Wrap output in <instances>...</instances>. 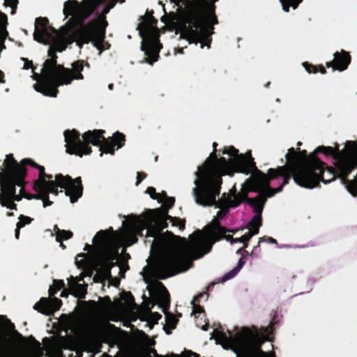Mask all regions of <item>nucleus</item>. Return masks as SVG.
I'll return each mask as SVG.
<instances>
[{"instance_id":"nucleus-1","label":"nucleus","mask_w":357,"mask_h":357,"mask_svg":"<svg viewBox=\"0 0 357 357\" xmlns=\"http://www.w3.org/2000/svg\"><path fill=\"white\" fill-rule=\"evenodd\" d=\"M227 213V209L218 211L211 224L206 226L202 231H195L190 235L188 242L181 238L178 239V248L166 257L163 264L165 268L171 271L170 275L186 271L192 260L198 259L210 251L212 244L225 234L218 219L222 218Z\"/></svg>"},{"instance_id":"nucleus-2","label":"nucleus","mask_w":357,"mask_h":357,"mask_svg":"<svg viewBox=\"0 0 357 357\" xmlns=\"http://www.w3.org/2000/svg\"><path fill=\"white\" fill-rule=\"evenodd\" d=\"M82 69V64L79 62L74 63L72 70L65 68L61 65H56L55 58L52 56L45 61L42 77L34 88L45 96L56 97L55 88L68 84L73 79H82L83 77L80 72Z\"/></svg>"},{"instance_id":"nucleus-3","label":"nucleus","mask_w":357,"mask_h":357,"mask_svg":"<svg viewBox=\"0 0 357 357\" xmlns=\"http://www.w3.org/2000/svg\"><path fill=\"white\" fill-rule=\"evenodd\" d=\"M195 188L192 190L195 202L203 206H212L215 203L216 195L219 193L221 184L220 174L207 163L198 170Z\"/></svg>"},{"instance_id":"nucleus-4","label":"nucleus","mask_w":357,"mask_h":357,"mask_svg":"<svg viewBox=\"0 0 357 357\" xmlns=\"http://www.w3.org/2000/svg\"><path fill=\"white\" fill-rule=\"evenodd\" d=\"M40 175L38 179L36 181L35 187L40 192H53L56 194L55 188L56 186L65 189L66 195L68 196L72 203L75 202L81 197L82 188L79 178L74 180L70 179L68 176H63L57 175L52 180V177L45 173L43 167L39 166Z\"/></svg>"},{"instance_id":"nucleus-5","label":"nucleus","mask_w":357,"mask_h":357,"mask_svg":"<svg viewBox=\"0 0 357 357\" xmlns=\"http://www.w3.org/2000/svg\"><path fill=\"white\" fill-rule=\"evenodd\" d=\"M5 169L0 172L1 190L0 203L1 206L15 209V201L20 197L15 195L14 184L20 185V169L12 155H7L5 160Z\"/></svg>"},{"instance_id":"nucleus-6","label":"nucleus","mask_w":357,"mask_h":357,"mask_svg":"<svg viewBox=\"0 0 357 357\" xmlns=\"http://www.w3.org/2000/svg\"><path fill=\"white\" fill-rule=\"evenodd\" d=\"M217 0H193L194 8L190 24L199 30L202 37L211 33L212 26L217 23L213 15V3Z\"/></svg>"},{"instance_id":"nucleus-7","label":"nucleus","mask_w":357,"mask_h":357,"mask_svg":"<svg viewBox=\"0 0 357 357\" xmlns=\"http://www.w3.org/2000/svg\"><path fill=\"white\" fill-rule=\"evenodd\" d=\"M137 29L142 38L141 50L145 52L149 63H151L157 60L158 52L161 45L158 43V32L151 13H145Z\"/></svg>"},{"instance_id":"nucleus-8","label":"nucleus","mask_w":357,"mask_h":357,"mask_svg":"<svg viewBox=\"0 0 357 357\" xmlns=\"http://www.w3.org/2000/svg\"><path fill=\"white\" fill-rule=\"evenodd\" d=\"M47 20L45 19L38 20L35 24L34 38L38 42L44 44L52 43L50 47L49 54L54 56V50L62 52L66 49L68 44L72 40H68L66 36V28H62L59 31H53L46 26Z\"/></svg>"},{"instance_id":"nucleus-9","label":"nucleus","mask_w":357,"mask_h":357,"mask_svg":"<svg viewBox=\"0 0 357 357\" xmlns=\"http://www.w3.org/2000/svg\"><path fill=\"white\" fill-rule=\"evenodd\" d=\"M107 25L105 18L100 17L88 26L77 30L75 34L74 40L79 47L91 41L94 47L100 50L105 37V29Z\"/></svg>"},{"instance_id":"nucleus-10","label":"nucleus","mask_w":357,"mask_h":357,"mask_svg":"<svg viewBox=\"0 0 357 357\" xmlns=\"http://www.w3.org/2000/svg\"><path fill=\"white\" fill-rule=\"evenodd\" d=\"M93 1L94 0H84L81 6L73 1H66L64 3L63 13L66 17L72 16L75 20H82L91 14L100 2V1Z\"/></svg>"},{"instance_id":"nucleus-11","label":"nucleus","mask_w":357,"mask_h":357,"mask_svg":"<svg viewBox=\"0 0 357 357\" xmlns=\"http://www.w3.org/2000/svg\"><path fill=\"white\" fill-rule=\"evenodd\" d=\"M250 330L243 328L236 337L219 336V341L222 347L225 349H231L234 353L238 354L241 348L247 342V338L250 335Z\"/></svg>"},{"instance_id":"nucleus-12","label":"nucleus","mask_w":357,"mask_h":357,"mask_svg":"<svg viewBox=\"0 0 357 357\" xmlns=\"http://www.w3.org/2000/svg\"><path fill=\"white\" fill-rule=\"evenodd\" d=\"M77 135L75 130L65 132L66 151L70 154H75L80 157L89 154L90 153L89 146L82 143H77Z\"/></svg>"},{"instance_id":"nucleus-13","label":"nucleus","mask_w":357,"mask_h":357,"mask_svg":"<svg viewBox=\"0 0 357 357\" xmlns=\"http://www.w3.org/2000/svg\"><path fill=\"white\" fill-rule=\"evenodd\" d=\"M312 168H302L294 174V179L299 185L305 188H313L318 182L317 177L312 173Z\"/></svg>"},{"instance_id":"nucleus-14","label":"nucleus","mask_w":357,"mask_h":357,"mask_svg":"<svg viewBox=\"0 0 357 357\" xmlns=\"http://www.w3.org/2000/svg\"><path fill=\"white\" fill-rule=\"evenodd\" d=\"M165 219L169 220L172 226L176 227L181 230L184 228V222L178 218L166 216L165 213L160 214L159 211H152L151 222H153L157 229L160 230L167 227Z\"/></svg>"},{"instance_id":"nucleus-15","label":"nucleus","mask_w":357,"mask_h":357,"mask_svg":"<svg viewBox=\"0 0 357 357\" xmlns=\"http://www.w3.org/2000/svg\"><path fill=\"white\" fill-rule=\"evenodd\" d=\"M61 306V301L58 299H53L49 301L46 298H42L37 303L34 308L42 314L51 315L54 312L58 310Z\"/></svg>"},{"instance_id":"nucleus-16","label":"nucleus","mask_w":357,"mask_h":357,"mask_svg":"<svg viewBox=\"0 0 357 357\" xmlns=\"http://www.w3.org/2000/svg\"><path fill=\"white\" fill-rule=\"evenodd\" d=\"M250 158V153H247L245 155H236L230 161V163L235 171L248 174V169L252 167V162Z\"/></svg>"},{"instance_id":"nucleus-17","label":"nucleus","mask_w":357,"mask_h":357,"mask_svg":"<svg viewBox=\"0 0 357 357\" xmlns=\"http://www.w3.org/2000/svg\"><path fill=\"white\" fill-rule=\"evenodd\" d=\"M124 141V136L121 133H116L112 138L111 139V142H109L108 141H106L103 145L102 146L100 151L101 153L100 155H102V152L105 153H112L114 148L116 147V149H119L122 146V144L121 142H123Z\"/></svg>"},{"instance_id":"nucleus-18","label":"nucleus","mask_w":357,"mask_h":357,"mask_svg":"<svg viewBox=\"0 0 357 357\" xmlns=\"http://www.w3.org/2000/svg\"><path fill=\"white\" fill-rule=\"evenodd\" d=\"M93 241L94 243L102 245H111L116 243L118 236L116 234H112L107 231H100L97 233Z\"/></svg>"},{"instance_id":"nucleus-19","label":"nucleus","mask_w":357,"mask_h":357,"mask_svg":"<svg viewBox=\"0 0 357 357\" xmlns=\"http://www.w3.org/2000/svg\"><path fill=\"white\" fill-rule=\"evenodd\" d=\"M313 169L319 171L320 178L324 183H327L335 179V175L331 169H325L323 164L319 161H315L312 165Z\"/></svg>"},{"instance_id":"nucleus-20","label":"nucleus","mask_w":357,"mask_h":357,"mask_svg":"<svg viewBox=\"0 0 357 357\" xmlns=\"http://www.w3.org/2000/svg\"><path fill=\"white\" fill-rule=\"evenodd\" d=\"M82 278L83 276L80 275L79 277H76L75 278H72L68 280L69 289L71 291L72 294L75 297L84 298L85 295V287L81 284L76 285V283L82 280Z\"/></svg>"},{"instance_id":"nucleus-21","label":"nucleus","mask_w":357,"mask_h":357,"mask_svg":"<svg viewBox=\"0 0 357 357\" xmlns=\"http://www.w3.org/2000/svg\"><path fill=\"white\" fill-rule=\"evenodd\" d=\"M356 162H357V149L351 161L344 160L337 163V167L339 171V176L342 178L346 176L350 172Z\"/></svg>"},{"instance_id":"nucleus-22","label":"nucleus","mask_w":357,"mask_h":357,"mask_svg":"<svg viewBox=\"0 0 357 357\" xmlns=\"http://www.w3.org/2000/svg\"><path fill=\"white\" fill-rule=\"evenodd\" d=\"M349 62L350 59L346 52H342L340 55L335 54L333 60V68L339 70H343Z\"/></svg>"},{"instance_id":"nucleus-23","label":"nucleus","mask_w":357,"mask_h":357,"mask_svg":"<svg viewBox=\"0 0 357 357\" xmlns=\"http://www.w3.org/2000/svg\"><path fill=\"white\" fill-rule=\"evenodd\" d=\"M283 174L282 168L270 169L268 170V175L259 173L258 175V181L261 183L263 186H266L268 184V179L275 178L279 175Z\"/></svg>"},{"instance_id":"nucleus-24","label":"nucleus","mask_w":357,"mask_h":357,"mask_svg":"<svg viewBox=\"0 0 357 357\" xmlns=\"http://www.w3.org/2000/svg\"><path fill=\"white\" fill-rule=\"evenodd\" d=\"M100 131L88 132L83 135V141L86 145L91 143L93 145H98L102 140Z\"/></svg>"},{"instance_id":"nucleus-25","label":"nucleus","mask_w":357,"mask_h":357,"mask_svg":"<svg viewBox=\"0 0 357 357\" xmlns=\"http://www.w3.org/2000/svg\"><path fill=\"white\" fill-rule=\"evenodd\" d=\"M261 225L260 215L255 216L251 222V227L248 232V234H245L241 236L240 240L243 242L248 241L252 236L258 233L259 227Z\"/></svg>"},{"instance_id":"nucleus-26","label":"nucleus","mask_w":357,"mask_h":357,"mask_svg":"<svg viewBox=\"0 0 357 357\" xmlns=\"http://www.w3.org/2000/svg\"><path fill=\"white\" fill-rule=\"evenodd\" d=\"M141 319L145 320L150 324H155L160 319L161 316L158 312H140Z\"/></svg>"},{"instance_id":"nucleus-27","label":"nucleus","mask_w":357,"mask_h":357,"mask_svg":"<svg viewBox=\"0 0 357 357\" xmlns=\"http://www.w3.org/2000/svg\"><path fill=\"white\" fill-rule=\"evenodd\" d=\"M182 36L186 38L189 43H196L199 40L200 36L197 34V33L190 27L188 29H185L181 33Z\"/></svg>"},{"instance_id":"nucleus-28","label":"nucleus","mask_w":357,"mask_h":357,"mask_svg":"<svg viewBox=\"0 0 357 357\" xmlns=\"http://www.w3.org/2000/svg\"><path fill=\"white\" fill-rule=\"evenodd\" d=\"M280 1L282 3L283 10L285 12H287L288 7L289 6H292L293 8L295 9L297 7V5L301 0H280Z\"/></svg>"},{"instance_id":"nucleus-29","label":"nucleus","mask_w":357,"mask_h":357,"mask_svg":"<svg viewBox=\"0 0 357 357\" xmlns=\"http://www.w3.org/2000/svg\"><path fill=\"white\" fill-rule=\"evenodd\" d=\"M63 282L62 280H56L53 283V286L50 287L49 289V295L52 296L54 295L57 291L62 289L63 287Z\"/></svg>"},{"instance_id":"nucleus-30","label":"nucleus","mask_w":357,"mask_h":357,"mask_svg":"<svg viewBox=\"0 0 357 357\" xmlns=\"http://www.w3.org/2000/svg\"><path fill=\"white\" fill-rule=\"evenodd\" d=\"M72 236V233L67 231H58L56 234V240L61 241L62 240H68Z\"/></svg>"},{"instance_id":"nucleus-31","label":"nucleus","mask_w":357,"mask_h":357,"mask_svg":"<svg viewBox=\"0 0 357 357\" xmlns=\"http://www.w3.org/2000/svg\"><path fill=\"white\" fill-rule=\"evenodd\" d=\"M265 202V199L264 197H258L254 202V206L256 208V211L258 213H260L263 208L264 204Z\"/></svg>"},{"instance_id":"nucleus-32","label":"nucleus","mask_w":357,"mask_h":357,"mask_svg":"<svg viewBox=\"0 0 357 357\" xmlns=\"http://www.w3.org/2000/svg\"><path fill=\"white\" fill-rule=\"evenodd\" d=\"M146 192L152 199H157L158 202H162V194L156 193L155 190L154 188H148Z\"/></svg>"},{"instance_id":"nucleus-33","label":"nucleus","mask_w":357,"mask_h":357,"mask_svg":"<svg viewBox=\"0 0 357 357\" xmlns=\"http://www.w3.org/2000/svg\"><path fill=\"white\" fill-rule=\"evenodd\" d=\"M335 150H336V148H333L331 146H320V147H317L314 150V151L315 152L320 151V152H322L327 155V154L333 153Z\"/></svg>"},{"instance_id":"nucleus-34","label":"nucleus","mask_w":357,"mask_h":357,"mask_svg":"<svg viewBox=\"0 0 357 357\" xmlns=\"http://www.w3.org/2000/svg\"><path fill=\"white\" fill-rule=\"evenodd\" d=\"M163 206L170 208L174 203V199L172 197L165 198V195H162V202Z\"/></svg>"},{"instance_id":"nucleus-35","label":"nucleus","mask_w":357,"mask_h":357,"mask_svg":"<svg viewBox=\"0 0 357 357\" xmlns=\"http://www.w3.org/2000/svg\"><path fill=\"white\" fill-rule=\"evenodd\" d=\"M347 188H348L349 192L351 195H357V179H355L354 181H351L349 184Z\"/></svg>"},{"instance_id":"nucleus-36","label":"nucleus","mask_w":357,"mask_h":357,"mask_svg":"<svg viewBox=\"0 0 357 357\" xmlns=\"http://www.w3.org/2000/svg\"><path fill=\"white\" fill-rule=\"evenodd\" d=\"M31 221V219L30 218L22 215L19 218V222L17 226L18 227H24V225L29 224Z\"/></svg>"},{"instance_id":"nucleus-37","label":"nucleus","mask_w":357,"mask_h":357,"mask_svg":"<svg viewBox=\"0 0 357 357\" xmlns=\"http://www.w3.org/2000/svg\"><path fill=\"white\" fill-rule=\"evenodd\" d=\"M98 272L100 275L101 278H107L109 275L108 271V267L107 266H103L102 268H100V269L97 268Z\"/></svg>"},{"instance_id":"nucleus-38","label":"nucleus","mask_w":357,"mask_h":357,"mask_svg":"<svg viewBox=\"0 0 357 357\" xmlns=\"http://www.w3.org/2000/svg\"><path fill=\"white\" fill-rule=\"evenodd\" d=\"M4 1L5 5L10 8H15L18 3L17 0H4Z\"/></svg>"},{"instance_id":"nucleus-39","label":"nucleus","mask_w":357,"mask_h":357,"mask_svg":"<svg viewBox=\"0 0 357 357\" xmlns=\"http://www.w3.org/2000/svg\"><path fill=\"white\" fill-rule=\"evenodd\" d=\"M151 354H153L155 356V351L153 349H148L146 351H143L142 357H151Z\"/></svg>"},{"instance_id":"nucleus-40","label":"nucleus","mask_w":357,"mask_h":357,"mask_svg":"<svg viewBox=\"0 0 357 357\" xmlns=\"http://www.w3.org/2000/svg\"><path fill=\"white\" fill-rule=\"evenodd\" d=\"M223 153H227L229 155H231L232 156H236L237 154V150H236L234 147H229L227 149H226Z\"/></svg>"},{"instance_id":"nucleus-41","label":"nucleus","mask_w":357,"mask_h":357,"mask_svg":"<svg viewBox=\"0 0 357 357\" xmlns=\"http://www.w3.org/2000/svg\"><path fill=\"white\" fill-rule=\"evenodd\" d=\"M167 324L171 327H174L176 324V319L174 317H167Z\"/></svg>"},{"instance_id":"nucleus-42","label":"nucleus","mask_w":357,"mask_h":357,"mask_svg":"<svg viewBox=\"0 0 357 357\" xmlns=\"http://www.w3.org/2000/svg\"><path fill=\"white\" fill-rule=\"evenodd\" d=\"M243 264H244V261L241 259H239L238 262V266L234 269V271L232 272V275L236 274L242 268Z\"/></svg>"},{"instance_id":"nucleus-43","label":"nucleus","mask_w":357,"mask_h":357,"mask_svg":"<svg viewBox=\"0 0 357 357\" xmlns=\"http://www.w3.org/2000/svg\"><path fill=\"white\" fill-rule=\"evenodd\" d=\"M138 223H139V226H137L136 225L133 228V231L135 232L139 231V230L145 228V225H144V223H141V222H138Z\"/></svg>"},{"instance_id":"nucleus-44","label":"nucleus","mask_w":357,"mask_h":357,"mask_svg":"<svg viewBox=\"0 0 357 357\" xmlns=\"http://www.w3.org/2000/svg\"><path fill=\"white\" fill-rule=\"evenodd\" d=\"M198 313L199 314H201L202 313V310L200 307L199 306H195L194 308H193V310L192 312V314H197Z\"/></svg>"},{"instance_id":"nucleus-45","label":"nucleus","mask_w":357,"mask_h":357,"mask_svg":"<svg viewBox=\"0 0 357 357\" xmlns=\"http://www.w3.org/2000/svg\"><path fill=\"white\" fill-rule=\"evenodd\" d=\"M181 357H197L195 354L185 353Z\"/></svg>"},{"instance_id":"nucleus-46","label":"nucleus","mask_w":357,"mask_h":357,"mask_svg":"<svg viewBox=\"0 0 357 357\" xmlns=\"http://www.w3.org/2000/svg\"><path fill=\"white\" fill-rule=\"evenodd\" d=\"M264 356V357H273V353L272 351L267 352V353H261Z\"/></svg>"},{"instance_id":"nucleus-47","label":"nucleus","mask_w":357,"mask_h":357,"mask_svg":"<svg viewBox=\"0 0 357 357\" xmlns=\"http://www.w3.org/2000/svg\"><path fill=\"white\" fill-rule=\"evenodd\" d=\"M24 162L26 163L31 164L32 165H36L34 162H33L30 159H25Z\"/></svg>"},{"instance_id":"nucleus-48","label":"nucleus","mask_w":357,"mask_h":357,"mask_svg":"<svg viewBox=\"0 0 357 357\" xmlns=\"http://www.w3.org/2000/svg\"><path fill=\"white\" fill-rule=\"evenodd\" d=\"M68 293L66 291H63L61 293V297H66V296H68Z\"/></svg>"},{"instance_id":"nucleus-49","label":"nucleus","mask_w":357,"mask_h":357,"mask_svg":"<svg viewBox=\"0 0 357 357\" xmlns=\"http://www.w3.org/2000/svg\"><path fill=\"white\" fill-rule=\"evenodd\" d=\"M197 326L200 327L203 331H206L207 328L206 326V324H204L202 326H199L198 324H197Z\"/></svg>"},{"instance_id":"nucleus-50","label":"nucleus","mask_w":357,"mask_h":357,"mask_svg":"<svg viewBox=\"0 0 357 357\" xmlns=\"http://www.w3.org/2000/svg\"><path fill=\"white\" fill-rule=\"evenodd\" d=\"M144 344L146 345H151V344H153L154 342L153 340H149V342H144Z\"/></svg>"},{"instance_id":"nucleus-51","label":"nucleus","mask_w":357,"mask_h":357,"mask_svg":"<svg viewBox=\"0 0 357 357\" xmlns=\"http://www.w3.org/2000/svg\"><path fill=\"white\" fill-rule=\"evenodd\" d=\"M65 348L69 349H74L75 347H73V346H65Z\"/></svg>"},{"instance_id":"nucleus-52","label":"nucleus","mask_w":357,"mask_h":357,"mask_svg":"<svg viewBox=\"0 0 357 357\" xmlns=\"http://www.w3.org/2000/svg\"><path fill=\"white\" fill-rule=\"evenodd\" d=\"M0 16H1V20H5V17H6L4 16V15H3V14H0Z\"/></svg>"},{"instance_id":"nucleus-53","label":"nucleus","mask_w":357,"mask_h":357,"mask_svg":"<svg viewBox=\"0 0 357 357\" xmlns=\"http://www.w3.org/2000/svg\"><path fill=\"white\" fill-rule=\"evenodd\" d=\"M29 66H30V63H29V64H25V66H24V68L27 69V68H29Z\"/></svg>"},{"instance_id":"nucleus-54","label":"nucleus","mask_w":357,"mask_h":357,"mask_svg":"<svg viewBox=\"0 0 357 357\" xmlns=\"http://www.w3.org/2000/svg\"><path fill=\"white\" fill-rule=\"evenodd\" d=\"M114 259V257L113 256L108 257L109 260H113Z\"/></svg>"},{"instance_id":"nucleus-55","label":"nucleus","mask_w":357,"mask_h":357,"mask_svg":"<svg viewBox=\"0 0 357 357\" xmlns=\"http://www.w3.org/2000/svg\"><path fill=\"white\" fill-rule=\"evenodd\" d=\"M18 236H19V232L17 231L16 234H15L16 238H18Z\"/></svg>"},{"instance_id":"nucleus-56","label":"nucleus","mask_w":357,"mask_h":357,"mask_svg":"<svg viewBox=\"0 0 357 357\" xmlns=\"http://www.w3.org/2000/svg\"><path fill=\"white\" fill-rule=\"evenodd\" d=\"M172 1L174 2V3H178V1H180L181 0H171Z\"/></svg>"},{"instance_id":"nucleus-57","label":"nucleus","mask_w":357,"mask_h":357,"mask_svg":"<svg viewBox=\"0 0 357 357\" xmlns=\"http://www.w3.org/2000/svg\"><path fill=\"white\" fill-rule=\"evenodd\" d=\"M148 232L149 233V236H153V233L152 232H150L149 231H148Z\"/></svg>"},{"instance_id":"nucleus-58","label":"nucleus","mask_w":357,"mask_h":357,"mask_svg":"<svg viewBox=\"0 0 357 357\" xmlns=\"http://www.w3.org/2000/svg\"><path fill=\"white\" fill-rule=\"evenodd\" d=\"M23 191V188L21 187L20 190V192L21 193Z\"/></svg>"},{"instance_id":"nucleus-59","label":"nucleus","mask_w":357,"mask_h":357,"mask_svg":"<svg viewBox=\"0 0 357 357\" xmlns=\"http://www.w3.org/2000/svg\"><path fill=\"white\" fill-rule=\"evenodd\" d=\"M289 154V153H288L286 155V158H288Z\"/></svg>"}]
</instances>
